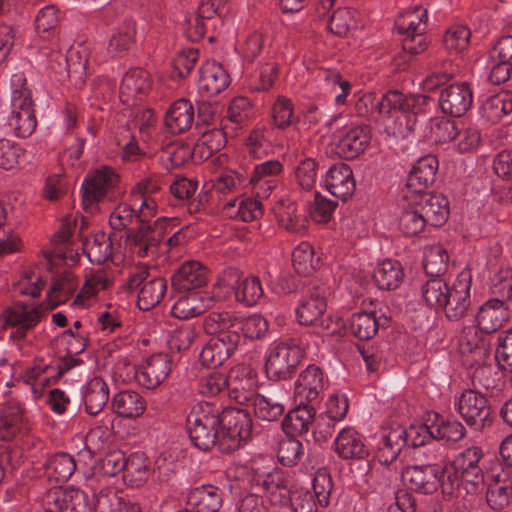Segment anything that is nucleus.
Masks as SVG:
<instances>
[{"label": "nucleus", "mask_w": 512, "mask_h": 512, "mask_svg": "<svg viewBox=\"0 0 512 512\" xmlns=\"http://www.w3.org/2000/svg\"><path fill=\"white\" fill-rule=\"evenodd\" d=\"M459 348L463 355H471L474 363H483L489 356V346L476 327H465L459 337Z\"/></svg>", "instance_id": "37"}, {"label": "nucleus", "mask_w": 512, "mask_h": 512, "mask_svg": "<svg viewBox=\"0 0 512 512\" xmlns=\"http://www.w3.org/2000/svg\"><path fill=\"white\" fill-rule=\"evenodd\" d=\"M113 284L112 275L103 268H86L83 275V284L70 306L73 308H85L89 306L99 293L108 289Z\"/></svg>", "instance_id": "15"}, {"label": "nucleus", "mask_w": 512, "mask_h": 512, "mask_svg": "<svg viewBox=\"0 0 512 512\" xmlns=\"http://www.w3.org/2000/svg\"><path fill=\"white\" fill-rule=\"evenodd\" d=\"M283 165L278 160H268L257 164L249 179L253 192L259 198H268L278 185V177Z\"/></svg>", "instance_id": "22"}, {"label": "nucleus", "mask_w": 512, "mask_h": 512, "mask_svg": "<svg viewBox=\"0 0 512 512\" xmlns=\"http://www.w3.org/2000/svg\"><path fill=\"white\" fill-rule=\"evenodd\" d=\"M404 273L401 264L396 260L387 259L378 264L374 270L373 280L379 289L393 290L403 281Z\"/></svg>", "instance_id": "42"}, {"label": "nucleus", "mask_w": 512, "mask_h": 512, "mask_svg": "<svg viewBox=\"0 0 512 512\" xmlns=\"http://www.w3.org/2000/svg\"><path fill=\"white\" fill-rule=\"evenodd\" d=\"M211 305V298L198 291L180 296L171 308V313L178 319L194 318L204 313Z\"/></svg>", "instance_id": "33"}, {"label": "nucleus", "mask_w": 512, "mask_h": 512, "mask_svg": "<svg viewBox=\"0 0 512 512\" xmlns=\"http://www.w3.org/2000/svg\"><path fill=\"white\" fill-rule=\"evenodd\" d=\"M126 457L121 450H114L100 458L86 477H114L125 469Z\"/></svg>", "instance_id": "51"}, {"label": "nucleus", "mask_w": 512, "mask_h": 512, "mask_svg": "<svg viewBox=\"0 0 512 512\" xmlns=\"http://www.w3.org/2000/svg\"><path fill=\"white\" fill-rule=\"evenodd\" d=\"M89 55L90 48L88 44L74 43L67 49L66 59H62L60 66L69 68V76L72 73L82 75L87 69Z\"/></svg>", "instance_id": "56"}, {"label": "nucleus", "mask_w": 512, "mask_h": 512, "mask_svg": "<svg viewBox=\"0 0 512 512\" xmlns=\"http://www.w3.org/2000/svg\"><path fill=\"white\" fill-rule=\"evenodd\" d=\"M171 371V357L166 353H156L144 360L136 372V378L143 387L154 389L167 379Z\"/></svg>", "instance_id": "19"}, {"label": "nucleus", "mask_w": 512, "mask_h": 512, "mask_svg": "<svg viewBox=\"0 0 512 512\" xmlns=\"http://www.w3.org/2000/svg\"><path fill=\"white\" fill-rule=\"evenodd\" d=\"M195 110L193 104L187 99L175 101L165 116V125L173 134L183 133L194 122Z\"/></svg>", "instance_id": "35"}, {"label": "nucleus", "mask_w": 512, "mask_h": 512, "mask_svg": "<svg viewBox=\"0 0 512 512\" xmlns=\"http://www.w3.org/2000/svg\"><path fill=\"white\" fill-rule=\"evenodd\" d=\"M83 249L91 263H102L112 255V242L106 233H96L91 240L83 242Z\"/></svg>", "instance_id": "53"}, {"label": "nucleus", "mask_w": 512, "mask_h": 512, "mask_svg": "<svg viewBox=\"0 0 512 512\" xmlns=\"http://www.w3.org/2000/svg\"><path fill=\"white\" fill-rule=\"evenodd\" d=\"M333 451L343 460H362L369 455L364 437L351 426H345L337 433Z\"/></svg>", "instance_id": "21"}, {"label": "nucleus", "mask_w": 512, "mask_h": 512, "mask_svg": "<svg viewBox=\"0 0 512 512\" xmlns=\"http://www.w3.org/2000/svg\"><path fill=\"white\" fill-rule=\"evenodd\" d=\"M263 294L264 291L258 277H241L235 290V299L246 306H252L263 297Z\"/></svg>", "instance_id": "62"}, {"label": "nucleus", "mask_w": 512, "mask_h": 512, "mask_svg": "<svg viewBox=\"0 0 512 512\" xmlns=\"http://www.w3.org/2000/svg\"><path fill=\"white\" fill-rule=\"evenodd\" d=\"M490 292L492 298L500 301L512 302V268L501 266L490 278Z\"/></svg>", "instance_id": "55"}, {"label": "nucleus", "mask_w": 512, "mask_h": 512, "mask_svg": "<svg viewBox=\"0 0 512 512\" xmlns=\"http://www.w3.org/2000/svg\"><path fill=\"white\" fill-rule=\"evenodd\" d=\"M304 351L296 339L274 341L265 360V370L272 380L287 379L300 364Z\"/></svg>", "instance_id": "5"}, {"label": "nucleus", "mask_w": 512, "mask_h": 512, "mask_svg": "<svg viewBox=\"0 0 512 512\" xmlns=\"http://www.w3.org/2000/svg\"><path fill=\"white\" fill-rule=\"evenodd\" d=\"M415 205L420 209L426 223L441 226L449 215L448 199L442 194H422L414 197Z\"/></svg>", "instance_id": "30"}, {"label": "nucleus", "mask_w": 512, "mask_h": 512, "mask_svg": "<svg viewBox=\"0 0 512 512\" xmlns=\"http://www.w3.org/2000/svg\"><path fill=\"white\" fill-rule=\"evenodd\" d=\"M96 512H142L136 502L124 499L113 490H102L96 498Z\"/></svg>", "instance_id": "48"}, {"label": "nucleus", "mask_w": 512, "mask_h": 512, "mask_svg": "<svg viewBox=\"0 0 512 512\" xmlns=\"http://www.w3.org/2000/svg\"><path fill=\"white\" fill-rule=\"evenodd\" d=\"M510 304L491 298L481 305L476 320L479 329L484 333L499 330L510 318Z\"/></svg>", "instance_id": "26"}, {"label": "nucleus", "mask_w": 512, "mask_h": 512, "mask_svg": "<svg viewBox=\"0 0 512 512\" xmlns=\"http://www.w3.org/2000/svg\"><path fill=\"white\" fill-rule=\"evenodd\" d=\"M5 125L8 133L19 138L29 137L37 127L35 104L22 72L11 77V105Z\"/></svg>", "instance_id": "3"}, {"label": "nucleus", "mask_w": 512, "mask_h": 512, "mask_svg": "<svg viewBox=\"0 0 512 512\" xmlns=\"http://www.w3.org/2000/svg\"><path fill=\"white\" fill-rule=\"evenodd\" d=\"M378 328L379 322L375 312H357L349 319L350 332L360 340L371 339Z\"/></svg>", "instance_id": "52"}, {"label": "nucleus", "mask_w": 512, "mask_h": 512, "mask_svg": "<svg viewBox=\"0 0 512 512\" xmlns=\"http://www.w3.org/2000/svg\"><path fill=\"white\" fill-rule=\"evenodd\" d=\"M327 303L324 297L310 295L300 301L296 309L297 320L304 326H315L318 334L330 329L331 319L326 316Z\"/></svg>", "instance_id": "18"}, {"label": "nucleus", "mask_w": 512, "mask_h": 512, "mask_svg": "<svg viewBox=\"0 0 512 512\" xmlns=\"http://www.w3.org/2000/svg\"><path fill=\"white\" fill-rule=\"evenodd\" d=\"M229 84V74L221 64L207 61L202 65L197 88L203 97L215 96L225 90Z\"/></svg>", "instance_id": "27"}, {"label": "nucleus", "mask_w": 512, "mask_h": 512, "mask_svg": "<svg viewBox=\"0 0 512 512\" xmlns=\"http://www.w3.org/2000/svg\"><path fill=\"white\" fill-rule=\"evenodd\" d=\"M486 482V500L494 510H501L512 503V471L498 467L491 470L484 479Z\"/></svg>", "instance_id": "11"}, {"label": "nucleus", "mask_w": 512, "mask_h": 512, "mask_svg": "<svg viewBox=\"0 0 512 512\" xmlns=\"http://www.w3.org/2000/svg\"><path fill=\"white\" fill-rule=\"evenodd\" d=\"M85 410L90 415L99 414L109 400V388L98 376L89 379L82 387Z\"/></svg>", "instance_id": "34"}, {"label": "nucleus", "mask_w": 512, "mask_h": 512, "mask_svg": "<svg viewBox=\"0 0 512 512\" xmlns=\"http://www.w3.org/2000/svg\"><path fill=\"white\" fill-rule=\"evenodd\" d=\"M237 314L230 311H213L203 319V329L209 335H216V338L226 336H239L237 330Z\"/></svg>", "instance_id": "36"}, {"label": "nucleus", "mask_w": 512, "mask_h": 512, "mask_svg": "<svg viewBox=\"0 0 512 512\" xmlns=\"http://www.w3.org/2000/svg\"><path fill=\"white\" fill-rule=\"evenodd\" d=\"M220 415L209 403L195 405L187 416V432L200 450L220 445Z\"/></svg>", "instance_id": "4"}, {"label": "nucleus", "mask_w": 512, "mask_h": 512, "mask_svg": "<svg viewBox=\"0 0 512 512\" xmlns=\"http://www.w3.org/2000/svg\"><path fill=\"white\" fill-rule=\"evenodd\" d=\"M220 449L234 451L246 442L252 432L251 419L240 409H226L220 415Z\"/></svg>", "instance_id": "6"}, {"label": "nucleus", "mask_w": 512, "mask_h": 512, "mask_svg": "<svg viewBox=\"0 0 512 512\" xmlns=\"http://www.w3.org/2000/svg\"><path fill=\"white\" fill-rule=\"evenodd\" d=\"M408 207L404 208L398 217V228L407 237L419 235L427 223L413 198H409Z\"/></svg>", "instance_id": "50"}, {"label": "nucleus", "mask_w": 512, "mask_h": 512, "mask_svg": "<svg viewBox=\"0 0 512 512\" xmlns=\"http://www.w3.org/2000/svg\"><path fill=\"white\" fill-rule=\"evenodd\" d=\"M118 174L110 167L103 166L87 174L82 183V197L85 208L100 201L118 183Z\"/></svg>", "instance_id": "12"}, {"label": "nucleus", "mask_w": 512, "mask_h": 512, "mask_svg": "<svg viewBox=\"0 0 512 512\" xmlns=\"http://www.w3.org/2000/svg\"><path fill=\"white\" fill-rule=\"evenodd\" d=\"M403 435L404 428L400 426L382 433L377 449V458L381 464L389 465L398 458L405 446Z\"/></svg>", "instance_id": "39"}, {"label": "nucleus", "mask_w": 512, "mask_h": 512, "mask_svg": "<svg viewBox=\"0 0 512 512\" xmlns=\"http://www.w3.org/2000/svg\"><path fill=\"white\" fill-rule=\"evenodd\" d=\"M438 167L439 163L434 155L429 154L418 159L407 177L408 194L406 197L414 198L425 194L435 181Z\"/></svg>", "instance_id": "17"}, {"label": "nucleus", "mask_w": 512, "mask_h": 512, "mask_svg": "<svg viewBox=\"0 0 512 512\" xmlns=\"http://www.w3.org/2000/svg\"><path fill=\"white\" fill-rule=\"evenodd\" d=\"M275 217L279 225L291 233H303L306 220L298 212L297 205L292 201H279L274 207Z\"/></svg>", "instance_id": "41"}, {"label": "nucleus", "mask_w": 512, "mask_h": 512, "mask_svg": "<svg viewBox=\"0 0 512 512\" xmlns=\"http://www.w3.org/2000/svg\"><path fill=\"white\" fill-rule=\"evenodd\" d=\"M77 468L75 459L67 453L53 455L47 464V471L50 477L58 482H64L71 478Z\"/></svg>", "instance_id": "60"}, {"label": "nucleus", "mask_w": 512, "mask_h": 512, "mask_svg": "<svg viewBox=\"0 0 512 512\" xmlns=\"http://www.w3.org/2000/svg\"><path fill=\"white\" fill-rule=\"evenodd\" d=\"M148 273L143 267L136 268L128 277L127 285L130 290L140 289L137 304L139 309L148 311L158 305L163 299L167 283L162 277L147 280Z\"/></svg>", "instance_id": "8"}, {"label": "nucleus", "mask_w": 512, "mask_h": 512, "mask_svg": "<svg viewBox=\"0 0 512 512\" xmlns=\"http://www.w3.org/2000/svg\"><path fill=\"white\" fill-rule=\"evenodd\" d=\"M228 385L235 391L254 393L258 387V375L256 370L248 364H237L231 368L227 376Z\"/></svg>", "instance_id": "46"}, {"label": "nucleus", "mask_w": 512, "mask_h": 512, "mask_svg": "<svg viewBox=\"0 0 512 512\" xmlns=\"http://www.w3.org/2000/svg\"><path fill=\"white\" fill-rule=\"evenodd\" d=\"M417 111L415 109L399 110L392 115V120L386 125L389 134L396 138H406L415 128Z\"/></svg>", "instance_id": "61"}, {"label": "nucleus", "mask_w": 512, "mask_h": 512, "mask_svg": "<svg viewBox=\"0 0 512 512\" xmlns=\"http://www.w3.org/2000/svg\"><path fill=\"white\" fill-rule=\"evenodd\" d=\"M48 512H91L88 496L76 488H53L44 498Z\"/></svg>", "instance_id": "13"}, {"label": "nucleus", "mask_w": 512, "mask_h": 512, "mask_svg": "<svg viewBox=\"0 0 512 512\" xmlns=\"http://www.w3.org/2000/svg\"><path fill=\"white\" fill-rule=\"evenodd\" d=\"M472 272L470 269H463L449 287L441 310L450 320L462 318L468 311L471 304Z\"/></svg>", "instance_id": "9"}, {"label": "nucleus", "mask_w": 512, "mask_h": 512, "mask_svg": "<svg viewBox=\"0 0 512 512\" xmlns=\"http://www.w3.org/2000/svg\"><path fill=\"white\" fill-rule=\"evenodd\" d=\"M40 318L41 311L38 307L16 304L0 315V327L12 328L9 341L21 350L28 332L39 323Z\"/></svg>", "instance_id": "7"}, {"label": "nucleus", "mask_w": 512, "mask_h": 512, "mask_svg": "<svg viewBox=\"0 0 512 512\" xmlns=\"http://www.w3.org/2000/svg\"><path fill=\"white\" fill-rule=\"evenodd\" d=\"M443 470L437 464L412 465L401 472L403 484L420 494H432L437 491Z\"/></svg>", "instance_id": "10"}, {"label": "nucleus", "mask_w": 512, "mask_h": 512, "mask_svg": "<svg viewBox=\"0 0 512 512\" xmlns=\"http://www.w3.org/2000/svg\"><path fill=\"white\" fill-rule=\"evenodd\" d=\"M336 154L343 159H355L368 146V131L360 126L345 125L333 134Z\"/></svg>", "instance_id": "14"}, {"label": "nucleus", "mask_w": 512, "mask_h": 512, "mask_svg": "<svg viewBox=\"0 0 512 512\" xmlns=\"http://www.w3.org/2000/svg\"><path fill=\"white\" fill-rule=\"evenodd\" d=\"M483 457L481 448L473 446L459 453L451 464L447 482H443L442 488L446 493L456 490L458 497L476 496L483 490L484 474L480 467Z\"/></svg>", "instance_id": "2"}, {"label": "nucleus", "mask_w": 512, "mask_h": 512, "mask_svg": "<svg viewBox=\"0 0 512 512\" xmlns=\"http://www.w3.org/2000/svg\"><path fill=\"white\" fill-rule=\"evenodd\" d=\"M150 79L147 71L136 68L129 70L123 77L120 87V98L123 102L138 94L145 93L150 88Z\"/></svg>", "instance_id": "43"}, {"label": "nucleus", "mask_w": 512, "mask_h": 512, "mask_svg": "<svg viewBox=\"0 0 512 512\" xmlns=\"http://www.w3.org/2000/svg\"><path fill=\"white\" fill-rule=\"evenodd\" d=\"M149 477L147 459L140 453L131 454L126 458L123 480L130 487L142 486Z\"/></svg>", "instance_id": "49"}, {"label": "nucleus", "mask_w": 512, "mask_h": 512, "mask_svg": "<svg viewBox=\"0 0 512 512\" xmlns=\"http://www.w3.org/2000/svg\"><path fill=\"white\" fill-rule=\"evenodd\" d=\"M254 486L262 489L270 503L275 506H282L289 501V489L285 474L280 469H273L269 472H260Z\"/></svg>", "instance_id": "28"}, {"label": "nucleus", "mask_w": 512, "mask_h": 512, "mask_svg": "<svg viewBox=\"0 0 512 512\" xmlns=\"http://www.w3.org/2000/svg\"><path fill=\"white\" fill-rule=\"evenodd\" d=\"M456 409L467 424L482 428L490 415L486 397L475 390H465L455 403Z\"/></svg>", "instance_id": "16"}, {"label": "nucleus", "mask_w": 512, "mask_h": 512, "mask_svg": "<svg viewBox=\"0 0 512 512\" xmlns=\"http://www.w3.org/2000/svg\"><path fill=\"white\" fill-rule=\"evenodd\" d=\"M449 285L439 276L427 280L421 287V295L424 302L430 308L439 310L444 305Z\"/></svg>", "instance_id": "54"}, {"label": "nucleus", "mask_w": 512, "mask_h": 512, "mask_svg": "<svg viewBox=\"0 0 512 512\" xmlns=\"http://www.w3.org/2000/svg\"><path fill=\"white\" fill-rule=\"evenodd\" d=\"M315 414V409L308 403H299L285 416L282 426L287 433H306L314 421Z\"/></svg>", "instance_id": "44"}, {"label": "nucleus", "mask_w": 512, "mask_h": 512, "mask_svg": "<svg viewBox=\"0 0 512 512\" xmlns=\"http://www.w3.org/2000/svg\"><path fill=\"white\" fill-rule=\"evenodd\" d=\"M222 504V491L213 485L195 487L187 495V505L192 512H218Z\"/></svg>", "instance_id": "31"}, {"label": "nucleus", "mask_w": 512, "mask_h": 512, "mask_svg": "<svg viewBox=\"0 0 512 512\" xmlns=\"http://www.w3.org/2000/svg\"><path fill=\"white\" fill-rule=\"evenodd\" d=\"M240 337L232 334L230 337L211 339L200 352L202 365L216 368L227 361L238 349Z\"/></svg>", "instance_id": "25"}, {"label": "nucleus", "mask_w": 512, "mask_h": 512, "mask_svg": "<svg viewBox=\"0 0 512 512\" xmlns=\"http://www.w3.org/2000/svg\"><path fill=\"white\" fill-rule=\"evenodd\" d=\"M208 270L197 261L183 263L172 276V286L178 291L194 292L207 284Z\"/></svg>", "instance_id": "29"}, {"label": "nucleus", "mask_w": 512, "mask_h": 512, "mask_svg": "<svg viewBox=\"0 0 512 512\" xmlns=\"http://www.w3.org/2000/svg\"><path fill=\"white\" fill-rule=\"evenodd\" d=\"M323 181L328 192L341 200L349 199L356 188L353 171L349 165L344 163L331 166Z\"/></svg>", "instance_id": "23"}, {"label": "nucleus", "mask_w": 512, "mask_h": 512, "mask_svg": "<svg viewBox=\"0 0 512 512\" xmlns=\"http://www.w3.org/2000/svg\"><path fill=\"white\" fill-rule=\"evenodd\" d=\"M252 406L255 415L265 421L278 420L285 411V405L271 397L261 394L252 396Z\"/></svg>", "instance_id": "57"}, {"label": "nucleus", "mask_w": 512, "mask_h": 512, "mask_svg": "<svg viewBox=\"0 0 512 512\" xmlns=\"http://www.w3.org/2000/svg\"><path fill=\"white\" fill-rule=\"evenodd\" d=\"M79 280L72 271H64L57 275L47 294L48 306L54 308L58 305L72 302L79 291Z\"/></svg>", "instance_id": "32"}, {"label": "nucleus", "mask_w": 512, "mask_h": 512, "mask_svg": "<svg viewBox=\"0 0 512 512\" xmlns=\"http://www.w3.org/2000/svg\"><path fill=\"white\" fill-rule=\"evenodd\" d=\"M236 333L241 338L243 335L247 339L255 340L263 338L269 329L268 321L258 314L250 315L246 318L237 316Z\"/></svg>", "instance_id": "58"}, {"label": "nucleus", "mask_w": 512, "mask_h": 512, "mask_svg": "<svg viewBox=\"0 0 512 512\" xmlns=\"http://www.w3.org/2000/svg\"><path fill=\"white\" fill-rule=\"evenodd\" d=\"M420 98L416 96H405L399 91H389L383 95L378 104L379 112L382 114H396L399 110L415 109Z\"/></svg>", "instance_id": "59"}, {"label": "nucleus", "mask_w": 512, "mask_h": 512, "mask_svg": "<svg viewBox=\"0 0 512 512\" xmlns=\"http://www.w3.org/2000/svg\"><path fill=\"white\" fill-rule=\"evenodd\" d=\"M427 24V10L415 7L401 14L395 22V30L405 36L425 33Z\"/></svg>", "instance_id": "47"}, {"label": "nucleus", "mask_w": 512, "mask_h": 512, "mask_svg": "<svg viewBox=\"0 0 512 512\" xmlns=\"http://www.w3.org/2000/svg\"><path fill=\"white\" fill-rule=\"evenodd\" d=\"M326 379L323 371L316 365L307 366L294 383V398L304 404L316 400L324 390Z\"/></svg>", "instance_id": "20"}, {"label": "nucleus", "mask_w": 512, "mask_h": 512, "mask_svg": "<svg viewBox=\"0 0 512 512\" xmlns=\"http://www.w3.org/2000/svg\"><path fill=\"white\" fill-rule=\"evenodd\" d=\"M113 410L123 418L140 417L146 410L145 399L134 390H124L112 398Z\"/></svg>", "instance_id": "38"}, {"label": "nucleus", "mask_w": 512, "mask_h": 512, "mask_svg": "<svg viewBox=\"0 0 512 512\" xmlns=\"http://www.w3.org/2000/svg\"><path fill=\"white\" fill-rule=\"evenodd\" d=\"M448 263L446 250L439 244L431 245L424 251L423 268L432 277L442 274Z\"/></svg>", "instance_id": "63"}, {"label": "nucleus", "mask_w": 512, "mask_h": 512, "mask_svg": "<svg viewBox=\"0 0 512 512\" xmlns=\"http://www.w3.org/2000/svg\"><path fill=\"white\" fill-rule=\"evenodd\" d=\"M480 114L491 123H498L508 117L512 114V93L501 91L487 97L480 107Z\"/></svg>", "instance_id": "40"}, {"label": "nucleus", "mask_w": 512, "mask_h": 512, "mask_svg": "<svg viewBox=\"0 0 512 512\" xmlns=\"http://www.w3.org/2000/svg\"><path fill=\"white\" fill-rule=\"evenodd\" d=\"M160 182L157 178L147 177L137 182L130 193L129 203L118 205L110 214L109 224L113 230L126 229L134 219L141 226L136 232L127 234L126 247L138 257L153 255L158 248L161 235L148 223L157 215V198Z\"/></svg>", "instance_id": "1"}, {"label": "nucleus", "mask_w": 512, "mask_h": 512, "mask_svg": "<svg viewBox=\"0 0 512 512\" xmlns=\"http://www.w3.org/2000/svg\"><path fill=\"white\" fill-rule=\"evenodd\" d=\"M439 102L445 114L460 117L464 115L472 105V89L468 83L452 84L442 91Z\"/></svg>", "instance_id": "24"}, {"label": "nucleus", "mask_w": 512, "mask_h": 512, "mask_svg": "<svg viewBox=\"0 0 512 512\" xmlns=\"http://www.w3.org/2000/svg\"><path fill=\"white\" fill-rule=\"evenodd\" d=\"M223 211L229 218L250 222L262 215V206L257 199H234L224 205Z\"/></svg>", "instance_id": "45"}, {"label": "nucleus", "mask_w": 512, "mask_h": 512, "mask_svg": "<svg viewBox=\"0 0 512 512\" xmlns=\"http://www.w3.org/2000/svg\"><path fill=\"white\" fill-rule=\"evenodd\" d=\"M225 143L226 138L221 130L214 129L205 132L194 148V155L206 160L222 149Z\"/></svg>", "instance_id": "64"}]
</instances>
